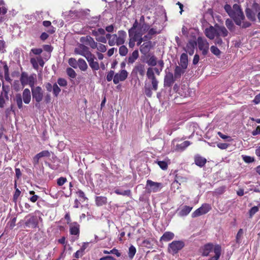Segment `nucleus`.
Wrapping results in <instances>:
<instances>
[{
    "mask_svg": "<svg viewBox=\"0 0 260 260\" xmlns=\"http://www.w3.org/2000/svg\"><path fill=\"white\" fill-rule=\"evenodd\" d=\"M184 50L186 52L188 53L190 55H192L194 53V43L192 41H189L184 48Z\"/></svg>",
    "mask_w": 260,
    "mask_h": 260,
    "instance_id": "obj_24",
    "label": "nucleus"
},
{
    "mask_svg": "<svg viewBox=\"0 0 260 260\" xmlns=\"http://www.w3.org/2000/svg\"><path fill=\"white\" fill-rule=\"evenodd\" d=\"M103 253L104 254H115L117 257H119L121 255V253L118 251V250L116 248H113L110 251L108 250H104Z\"/></svg>",
    "mask_w": 260,
    "mask_h": 260,
    "instance_id": "obj_40",
    "label": "nucleus"
},
{
    "mask_svg": "<svg viewBox=\"0 0 260 260\" xmlns=\"http://www.w3.org/2000/svg\"><path fill=\"white\" fill-rule=\"evenodd\" d=\"M84 39L86 44L89 45L92 49L96 48L98 43L95 42L92 37L87 36Z\"/></svg>",
    "mask_w": 260,
    "mask_h": 260,
    "instance_id": "obj_29",
    "label": "nucleus"
},
{
    "mask_svg": "<svg viewBox=\"0 0 260 260\" xmlns=\"http://www.w3.org/2000/svg\"><path fill=\"white\" fill-rule=\"evenodd\" d=\"M258 211V207L257 206H254L251 208L249 211V215L252 217L254 214H255Z\"/></svg>",
    "mask_w": 260,
    "mask_h": 260,
    "instance_id": "obj_62",
    "label": "nucleus"
},
{
    "mask_svg": "<svg viewBox=\"0 0 260 260\" xmlns=\"http://www.w3.org/2000/svg\"><path fill=\"white\" fill-rule=\"evenodd\" d=\"M174 234L171 232H166L161 237L160 241L168 242L174 238Z\"/></svg>",
    "mask_w": 260,
    "mask_h": 260,
    "instance_id": "obj_23",
    "label": "nucleus"
},
{
    "mask_svg": "<svg viewBox=\"0 0 260 260\" xmlns=\"http://www.w3.org/2000/svg\"><path fill=\"white\" fill-rule=\"evenodd\" d=\"M224 9L237 25L243 28H247L250 26V23L243 21L245 17L239 5L234 4L232 8L230 5L226 4L224 6Z\"/></svg>",
    "mask_w": 260,
    "mask_h": 260,
    "instance_id": "obj_1",
    "label": "nucleus"
},
{
    "mask_svg": "<svg viewBox=\"0 0 260 260\" xmlns=\"http://www.w3.org/2000/svg\"><path fill=\"white\" fill-rule=\"evenodd\" d=\"M217 134L221 138L224 140H226L228 142H231L232 140V138L230 136L223 135L220 132H218Z\"/></svg>",
    "mask_w": 260,
    "mask_h": 260,
    "instance_id": "obj_54",
    "label": "nucleus"
},
{
    "mask_svg": "<svg viewBox=\"0 0 260 260\" xmlns=\"http://www.w3.org/2000/svg\"><path fill=\"white\" fill-rule=\"evenodd\" d=\"M128 76V73L125 70H121L119 73H116L114 77L113 82L117 84L120 81L125 80Z\"/></svg>",
    "mask_w": 260,
    "mask_h": 260,
    "instance_id": "obj_14",
    "label": "nucleus"
},
{
    "mask_svg": "<svg viewBox=\"0 0 260 260\" xmlns=\"http://www.w3.org/2000/svg\"><path fill=\"white\" fill-rule=\"evenodd\" d=\"M77 194H78L79 198H80V200L81 201L84 202L87 199V198L85 197L84 193L82 190H79L77 192Z\"/></svg>",
    "mask_w": 260,
    "mask_h": 260,
    "instance_id": "obj_53",
    "label": "nucleus"
},
{
    "mask_svg": "<svg viewBox=\"0 0 260 260\" xmlns=\"http://www.w3.org/2000/svg\"><path fill=\"white\" fill-rule=\"evenodd\" d=\"M144 92H145V94L148 97L150 98L152 95V92L151 91V89L149 87H147L146 85L144 87Z\"/></svg>",
    "mask_w": 260,
    "mask_h": 260,
    "instance_id": "obj_59",
    "label": "nucleus"
},
{
    "mask_svg": "<svg viewBox=\"0 0 260 260\" xmlns=\"http://www.w3.org/2000/svg\"><path fill=\"white\" fill-rule=\"evenodd\" d=\"M185 245L183 241L180 240L173 241L168 245V250L169 252L174 255L182 249Z\"/></svg>",
    "mask_w": 260,
    "mask_h": 260,
    "instance_id": "obj_5",
    "label": "nucleus"
},
{
    "mask_svg": "<svg viewBox=\"0 0 260 260\" xmlns=\"http://www.w3.org/2000/svg\"><path fill=\"white\" fill-rule=\"evenodd\" d=\"M243 235V231L242 229H240L236 235V242L238 243H240L241 241V239L242 238Z\"/></svg>",
    "mask_w": 260,
    "mask_h": 260,
    "instance_id": "obj_49",
    "label": "nucleus"
},
{
    "mask_svg": "<svg viewBox=\"0 0 260 260\" xmlns=\"http://www.w3.org/2000/svg\"><path fill=\"white\" fill-rule=\"evenodd\" d=\"M57 83L61 86L64 87L67 85V81L63 78H59L57 80Z\"/></svg>",
    "mask_w": 260,
    "mask_h": 260,
    "instance_id": "obj_64",
    "label": "nucleus"
},
{
    "mask_svg": "<svg viewBox=\"0 0 260 260\" xmlns=\"http://www.w3.org/2000/svg\"><path fill=\"white\" fill-rule=\"evenodd\" d=\"M126 37V33L123 30H119L117 34V45L123 44Z\"/></svg>",
    "mask_w": 260,
    "mask_h": 260,
    "instance_id": "obj_19",
    "label": "nucleus"
},
{
    "mask_svg": "<svg viewBox=\"0 0 260 260\" xmlns=\"http://www.w3.org/2000/svg\"><path fill=\"white\" fill-rule=\"evenodd\" d=\"M192 207L188 206H184L179 211L178 214L180 216H184L188 215L190 212L191 211Z\"/></svg>",
    "mask_w": 260,
    "mask_h": 260,
    "instance_id": "obj_28",
    "label": "nucleus"
},
{
    "mask_svg": "<svg viewBox=\"0 0 260 260\" xmlns=\"http://www.w3.org/2000/svg\"><path fill=\"white\" fill-rule=\"evenodd\" d=\"M159 167L163 170H166L168 168V164L170 163L169 159L162 161H156Z\"/></svg>",
    "mask_w": 260,
    "mask_h": 260,
    "instance_id": "obj_34",
    "label": "nucleus"
},
{
    "mask_svg": "<svg viewBox=\"0 0 260 260\" xmlns=\"http://www.w3.org/2000/svg\"><path fill=\"white\" fill-rule=\"evenodd\" d=\"M138 22L137 20L135 21V23L133 24V27L129 30V37H131L133 36V34H134V31L136 29H138Z\"/></svg>",
    "mask_w": 260,
    "mask_h": 260,
    "instance_id": "obj_48",
    "label": "nucleus"
},
{
    "mask_svg": "<svg viewBox=\"0 0 260 260\" xmlns=\"http://www.w3.org/2000/svg\"><path fill=\"white\" fill-rule=\"evenodd\" d=\"M139 57V52L137 50L134 51L128 58V63H133Z\"/></svg>",
    "mask_w": 260,
    "mask_h": 260,
    "instance_id": "obj_31",
    "label": "nucleus"
},
{
    "mask_svg": "<svg viewBox=\"0 0 260 260\" xmlns=\"http://www.w3.org/2000/svg\"><path fill=\"white\" fill-rule=\"evenodd\" d=\"M162 187L161 183L153 182L148 180L146 182V189L148 192H157L160 190Z\"/></svg>",
    "mask_w": 260,
    "mask_h": 260,
    "instance_id": "obj_7",
    "label": "nucleus"
},
{
    "mask_svg": "<svg viewBox=\"0 0 260 260\" xmlns=\"http://www.w3.org/2000/svg\"><path fill=\"white\" fill-rule=\"evenodd\" d=\"M15 100L19 109H21L23 108L22 101L25 104H29L31 101V93L29 89L28 88L24 89L22 95L20 93L17 94L15 96Z\"/></svg>",
    "mask_w": 260,
    "mask_h": 260,
    "instance_id": "obj_3",
    "label": "nucleus"
},
{
    "mask_svg": "<svg viewBox=\"0 0 260 260\" xmlns=\"http://www.w3.org/2000/svg\"><path fill=\"white\" fill-rule=\"evenodd\" d=\"M95 56L93 54H91L88 57L86 58V60L89 63V65L90 68L95 71H97L100 69L99 63L94 61Z\"/></svg>",
    "mask_w": 260,
    "mask_h": 260,
    "instance_id": "obj_16",
    "label": "nucleus"
},
{
    "mask_svg": "<svg viewBox=\"0 0 260 260\" xmlns=\"http://www.w3.org/2000/svg\"><path fill=\"white\" fill-rule=\"evenodd\" d=\"M114 192L117 194L124 196H129L131 193V191L129 189L122 191L119 189H116L115 190Z\"/></svg>",
    "mask_w": 260,
    "mask_h": 260,
    "instance_id": "obj_35",
    "label": "nucleus"
},
{
    "mask_svg": "<svg viewBox=\"0 0 260 260\" xmlns=\"http://www.w3.org/2000/svg\"><path fill=\"white\" fill-rule=\"evenodd\" d=\"M147 63L149 66H155L157 64L156 57L154 55L150 56L149 59L147 61Z\"/></svg>",
    "mask_w": 260,
    "mask_h": 260,
    "instance_id": "obj_41",
    "label": "nucleus"
},
{
    "mask_svg": "<svg viewBox=\"0 0 260 260\" xmlns=\"http://www.w3.org/2000/svg\"><path fill=\"white\" fill-rule=\"evenodd\" d=\"M78 67L83 71H85L88 68V66L86 61L82 58H79L78 60Z\"/></svg>",
    "mask_w": 260,
    "mask_h": 260,
    "instance_id": "obj_32",
    "label": "nucleus"
},
{
    "mask_svg": "<svg viewBox=\"0 0 260 260\" xmlns=\"http://www.w3.org/2000/svg\"><path fill=\"white\" fill-rule=\"evenodd\" d=\"M155 45V43L150 41H147L142 44L140 47V51L143 54L146 55L152 49Z\"/></svg>",
    "mask_w": 260,
    "mask_h": 260,
    "instance_id": "obj_13",
    "label": "nucleus"
},
{
    "mask_svg": "<svg viewBox=\"0 0 260 260\" xmlns=\"http://www.w3.org/2000/svg\"><path fill=\"white\" fill-rule=\"evenodd\" d=\"M190 144V142L188 141H185L184 142H183V143H182L181 144H180L179 145V147L181 149H185L187 147H188V146H189Z\"/></svg>",
    "mask_w": 260,
    "mask_h": 260,
    "instance_id": "obj_60",
    "label": "nucleus"
},
{
    "mask_svg": "<svg viewBox=\"0 0 260 260\" xmlns=\"http://www.w3.org/2000/svg\"><path fill=\"white\" fill-rule=\"evenodd\" d=\"M30 62L32 64L33 67L34 69L37 70L39 67L38 65V62L37 60V58H31L30 59Z\"/></svg>",
    "mask_w": 260,
    "mask_h": 260,
    "instance_id": "obj_56",
    "label": "nucleus"
},
{
    "mask_svg": "<svg viewBox=\"0 0 260 260\" xmlns=\"http://www.w3.org/2000/svg\"><path fill=\"white\" fill-rule=\"evenodd\" d=\"M217 37H225L228 35V31L225 27L216 24Z\"/></svg>",
    "mask_w": 260,
    "mask_h": 260,
    "instance_id": "obj_22",
    "label": "nucleus"
},
{
    "mask_svg": "<svg viewBox=\"0 0 260 260\" xmlns=\"http://www.w3.org/2000/svg\"><path fill=\"white\" fill-rule=\"evenodd\" d=\"M211 52L216 56H219L221 52L219 49L215 46H212L210 48Z\"/></svg>",
    "mask_w": 260,
    "mask_h": 260,
    "instance_id": "obj_50",
    "label": "nucleus"
},
{
    "mask_svg": "<svg viewBox=\"0 0 260 260\" xmlns=\"http://www.w3.org/2000/svg\"><path fill=\"white\" fill-rule=\"evenodd\" d=\"M146 76L148 79L151 81L152 89L156 91L158 88V81L156 78L153 68H149L146 72Z\"/></svg>",
    "mask_w": 260,
    "mask_h": 260,
    "instance_id": "obj_8",
    "label": "nucleus"
},
{
    "mask_svg": "<svg viewBox=\"0 0 260 260\" xmlns=\"http://www.w3.org/2000/svg\"><path fill=\"white\" fill-rule=\"evenodd\" d=\"M69 64L72 67L76 69L78 67V61L75 58H71L69 59Z\"/></svg>",
    "mask_w": 260,
    "mask_h": 260,
    "instance_id": "obj_46",
    "label": "nucleus"
},
{
    "mask_svg": "<svg viewBox=\"0 0 260 260\" xmlns=\"http://www.w3.org/2000/svg\"><path fill=\"white\" fill-rule=\"evenodd\" d=\"M13 87L14 89L17 91L20 90L21 89L19 84V81L18 80H15L14 81L13 83Z\"/></svg>",
    "mask_w": 260,
    "mask_h": 260,
    "instance_id": "obj_57",
    "label": "nucleus"
},
{
    "mask_svg": "<svg viewBox=\"0 0 260 260\" xmlns=\"http://www.w3.org/2000/svg\"><path fill=\"white\" fill-rule=\"evenodd\" d=\"M53 93L55 96H57L61 91L60 88L58 87L56 83H54L53 85Z\"/></svg>",
    "mask_w": 260,
    "mask_h": 260,
    "instance_id": "obj_47",
    "label": "nucleus"
},
{
    "mask_svg": "<svg viewBox=\"0 0 260 260\" xmlns=\"http://www.w3.org/2000/svg\"><path fill=\"white\" fill-rule=\"evenodd\" d=\"M24 226L26 228L35 229L38 226L40 221H42L40 212H36L34 214H29L25 217Z\"/></svg>",
    "mask_w": 260,
    "mask_h": 260,
    "instance_id": "obj_2",
    "label": "nucleus"
},
{
    "mask_svg": "<svg viewBox=\"0 0 260 260\" xmlns=\"http://www.w3.org/2000/svg\"><path fill=\"white\" fill-rule=\"evenodd\" d=\"M206 36L210 40H213L215 37H217L216 25L215 26H211L205 30Z\"/></svg>",
    "mask_w": 260,
    "mask_h": 260,
    "instance_id": "obj_15",
    "label": "nucleus"
},
{
    "mask_svg": "<svg viewBox=\"0 0 260 260\" xmlns=\"http://www.w3.org/2000/svg\"><path fill=\"white\" fill-rule=\"evenodd\" d=\"M96 48L99 52H105L107 50V46L103 44L98 43Z\"/></svg>",
    "mask_w": 260,
    "mask_h": 260,
    "instance_id": "obj_43",
    "label": "nucleus"
},
{
    "mask_svg": "<svg viewBox=\"0 0 260 260\" xmlns=\"http://www.w3.org/2000/svg\"><path fill=\"white\" fill-rule=\"evenodd\" d=\"M117 34H113L111 37V39L108 41V44L110 46H112L115 45V44L117 45Z\"/></svg>",
    "mask_w": 260,
    "mask_h": 260,
    "instance_id": "obj_39",
    "label": "nucleus"
},
{
    "mask_svg": "<svg viewBox=\"0 0 260 260\" xmlns=\"http://www.w3.org/2000/svg\"><path fill=\"white\" fill-rule=\"evenodd\" d=\"M243 160L246 163L252 162L254 161V158L253 157L247 155H242Z\"/></svg>",
    "mask_w": 260,
    "mask_h": 260,
    "instance_id": "obj_51",
    "label": "nucleus"
},
{
    "mask_svg": "<svg viewBox=\"0 0 260 260\" xmlns=\"http://www.w3.org/2000/svg\"><path fill=\"white\" fill-rule=\"evenodd\" d=\"M107 199L105 197L99 196L95 198L96 204L98 206H101L107 203Z\"/></svg>",
    "mask_w": 260,
    "mask_h": 260,
    "instance_id": "obj_30",
    "label": "nucleus"
},
{
    "mask_svg": "<svg viewBox=\"0 0 260 260\" xmlns=\"http://www.w3.org/2000/svg\"><path fill=\"white\" fill-rule=\"evenodd\" d=\"M217 246H220L217 244H213L212 243H208L204 245L201 248V252L203 256H209L212 252L215 253V249Z\"/></svg>",
    "mask_w": 260,
    "mask_h": 260,
    "instance_id": "obj_12",
    "label": "nucleus"
},
{
    "mask_svg": "<svg viewBox=\"0 0 260 260\" xmlns=\"http://www.w3.org/2000/svg\"><path fill=\"white\" fill-rule=\"evenodd\" d=\"M67 73L68 75L72 78H76L77 75L75 71L71 68H68L67 69Z\"/></svg>",
    "mask_w": 260,
    "mask_h": 260,
    "instance_id": "obj_44",
    "label": "nucleus"
},
{
    "mask_svg": "<svg viewBox=\"0 0 260 260\" xmlns=\"http://www.w3.org/2000/svg\"><path fill=\"white\" fill-rule=\"evenodd\" d=\"M133 72L139 73L140 76L143 77L145 73L144 64L139 63L136 65L133 69Z\"/></svg>",
    "mask_w": 260,
    "mask_h": 260,
    "instance_id": "obj_21",
    "label": "nucleus"
},
{
    "mask_svg": "<svg viewBox=\"0 0 260 260\" xmlns=\"http://www.w3.org/2000/svg\"><path fill=\"white\" fill-rule=\"evenodd\" d=\"M130 38L131 39H129V47L132 48L134 47L135 43L136 41H137V39H138L139 36L138 35L133 34V36Z\"/></svg>",
    "mask_w": 260,
    "mask_h": 260,
    "instance_id": "obj_38",
    "label": "nucleus"
},
{
    "mask_svg": "<svg viewBox=\"0 0 260 260\" xmlns=\"http://www.w3.org/2000/svg\"><path fill=\"white\" fill-rule=\"evenodd\" d=\"M221 246H217L215 249V255L209 260H218L221 255Z\"/></svg>",
    "mask_w": 260,
    "mask_h": 260,
    "instance_id": "obj_33",
    "label": "nucleus"
},
{
    "mask_svg": "<svg viewBox=\"0 0 260 260\" xmlns=\"http://www.w3.org/2000/svg\"><path fill=\"white\" fill-rule=\"evenodd\" d=\"M67 182V179L64 177H60L57 179V183L58 185L61 186Z\"/></svg>",
    "mask_w": 260,
    "mask_h": 260,
    "instance_id": "obj_63",
    "label": "nucleus"
},
{
    "mask_svg": "<svg viewBox=\"0 0 260 260\" xmlns=\"http://www.w3.org/2000/svg\"><path fill=\"white\" fill-rule=\"evenodd\" d=\"M74 52L75 54L82 55L86 59L92 54L89 50V48L83 44H79L76 47Z\"/></svg>",
    "mask_w": 260,
    "mask_h": 260,
    "instance_id": "obj_9",
    "label": "nucleus"
},
{
    "mask_svg": "<svg viewBox=\"0 0 260 260\" xmlns=\"http://www.w3.org/2000/svg\"><path fill=\"white\" fill-rule=\"evenodd\" d=\"M149 26L148 24L143 23L140 27L137 29L135 32V35H138L139 37H142V35L148 30Z\"/></svg>",
    "mask_w": 260,
    "mask_h": 260,
    "instance_id": "obj_18",
    "label": "nucleus"
},
{
    "mask_svg": "<svg viewBox=\"0 0 260 260\" xmlns=\"http://www.w3.org/2000/svg\"><path fill=\"white\" fill-rule=\"evenodd\" d=\"M180 65L184 69H186L188 65V56L187 55L184 53L181 55Z\"/></svg>",
    "mask_w": 260,
    "mask_h": 260,
    "instance_id": "obj_25",
    "label": "nucleus"
},
{
    "mask_svg": "<svg viewBox=\"0 0 260 260\" xmlns=\"http://www.w3.org/2000/svg\"><path fill=\"white\" fill-rule=\"evenodd\" d=\"M225 25L226 27L228 28V29H229L231 30H233L234 28V23L231 20L228 19L225 21Z\"/></svg>",
    "mask_w": 260,
    "mask_h": 260,
    "instance_id": "obj_55",
    "label": "nucleus"
},
{
    "mask_svg": "<svg viewBox=\"0 0 260 260\" xmlns=\"http://www.w3.org/2000/svg\"><path fill=\"white\" fill-rule=\"evenodd\" d=\"M197 43L199 50L202 51L203 55H207L209 52V44L207 40L201 37H199L197 39Z\"/></svg>",
    "mask_w": 260,
    "mask_h": 260,
    "instance_id": "obj_6",
    "label": "nucleus"
},
{
    "mask_svg": "<svg viewBox=\"0 0 260 260\" xmlns=\"http://www.w3.org/2000/svg\"><path fill=\"white\" fill-rule=\"evenodd\" d=\"M181 66H176L174 70V78L175 79L179 78L185 72V70Z\"/></svg>",
    "mask_w": 260,
    "mask_h": 260,
    "instance_id": "obj_26",
    "label": "nucleus"
},
{
    "mask_svg": "<svg viewBox=\"0 0 260 260\" xmlns=\"http://www.w3.org/2000/svg\"><path fill=\"white\" fill-rule=\"evenodd\" d=\"M79 224L76 222H73L70 225V232L71 235H77L79 234Z\"/></svg>",
    "mask_w": 260,
    "mask_h": 260,
    "instance_id": "obj_20",
    "label": "nucleus"
},
{
    "mask_svg": "<svg viewBox=\"0 0 260 260\" xmlns=\"http://www.w3.org/2000/svg\"><path fill=\"white\" fill-rule=\"evenodd\" d=\"M32 98L36 102L39 103L43 98V91L40 86L33 87L31 88Z\"/></svg>",
    "mask_w": 260,
    "mask_h": 260,
    "instance_id": "obj_10",
    "label": "nucleus"
},
{
    "mask_svg": "<svg viewBox=\"0 0 260 260\" xmlns=\"http://www.w3.org/2000/svg\"><path fill=\"white\" fill-rule=\"evenodd\" d=\"M159 32H157L156 29L154 28H152L151 29H148V34L144 36V38H146V39L150 40L152 38V36L154 35H155Z\"/></svg>",
    "mask_w": 260,
    "mask_h": 260,
    "instance_id": "obj_36",
    "label": "nucleus"
},
{
    "mask_svg": "<svg viewBox=\"0 0 260 260\" xmlns=\"http://www.w3.org/2000/svg\"><path fill=\"white\" fill-rule=\"evenodd\" d=\"M20 81L22 87L29 85L31 88L35 86V84L37 82L36 74H32L28 76L26 72H22L21 74Z\"/></svg>",
    "mask_w": 260,
    "mask_h": 260,
    "instance_id": "obj_4",
    "label": "nucleus"
},
{
    "mask_svg": "<svg viewBox=\"0 0 260 260\" xmlns=\"http://www.w3.org/2000/svg\"><path fill=\"white\" fill-rule=\"evenodd\" d=\"M225 190V187L224 186H220L218 188H217L215 191V192L218 194H221L223 193Z\"/></svg>",
    "mask_w": 260,
    "mask_h": 260,
    "instance_id": "obj_61",
    "label": "nucleus"
},
{
    "mask_svg": "<svg viewBox=\"0 0 260 260\" xmlns=\"http://www.w3.org/2000/svg\"><path fill=\"white\" fill-rule=\"evenodd\" d=\"M114 72L112 70L109 72L106 76V79L108 81H111L112 79H114Z\"/></svg>",
    "mask_w": 260,
    "mask_h": 260,
    "instance_id": "obj_58",
    "label": "nucleus"
},
{
    "mask_svg": "<svg viewBox=\"0 0 260 260\" xmlns=\"http://www.w3.org/2000/svg\"><path fill=\"white\" fill-rule=\"evenodd\" d=\"M174 78V76L172 73H167L164 78V86L168 87L172 86L175 81Z\"/></svg>",
    "mask_w": 260,
    "mask_h": 260,
    "instance_id": "obj_17",
    "label": "nucleus"
},
{
    "mask_svg": "<svg viewBox=\"0 0 260 260\" xmlns=\"http://www.w3.org/2000/svg\"><path fill=\"white\" fill-rule=\"evenodd\" d=\"M136 252V248L133 245H131L129 247V250H128V257L131 259H132L134 257V255H135Z\"/></svg>",
    "mask_w": 260,
    "mask_h": 260,
    "instance_id": "obj_42",
    "label": "nucleus"
},
{
    "mask_svg": "<svg viewBox=\"0 0 260 260\" xmlns=\"http://www.w3.org/2000/svg\"><path fill=\"white\" fill-rule=\"evenodd\" d=\"M206 161H207V160L205 158H204V157H201L199 155H197L195 156V158H194L195 164L197 166H198L200 167H203L205 165V164H206Z\"/></svg>",
    "mask_w": 260,
    "mask_h": 260,
    "instance_id": "obj_27",
    "label": "nucleus"
},
{
    "mask_svg": "<svg viewBox=\"0 0 260 260\" xmlns=\"http://www.w3.org/2000/svg\"><path fill=\"white\" fill-rule=\"evenodd\" d=\"M128 52V49L125 46H121L119 49V53L121 56H125Z\"/></svg>",
    "mask_w": 260,
    "mask_h": 260,
    "instance_id": "obj_45",
    "label": "nucleus"
},
{
    "mask_svg": "<svg viewBox=\"0 0 260 260\" xmlns=\"http://www.w3.org/2000/svg\"><path fill=\"white\" fill-rule=\"evenodd\" d=\"M211 209V206L208 204H204L192 213V217H196L206 214Z\"/></svg>",
    "mask_w": 260,
    "mask_h": 260,
    "instance_id": "obj_11",
    "label": "nucleus"
},
{
    "mask_svg": "<svg viewBox=\"0 0 260 260\" xmlns=\"http://www.w3.org/2000/svg\"><path fill=\"white\" fill-rule=\"evenodd\" d=\"M40 158L43 157L50 156V152L48 150L42 151L37 154Z\"/></svg>",
    "mask_w": 260,
    "mask_h": 260,
    "instance_id": "obj_52",
    "label": "nucleus"
},
{
    "mask_svg": "<svg viewBox=\"0 0 260 260\" xmlns=\"http://www.w3.org/2000/svg\"><path fill=\"white\" fill-rule=\"evenodd\" d=\"M246 14L247 17L250 20L254 21L255 20V13L250 9H247L246 10Z\"/></svg>",
    "mask_w": 260,
    "mask_h": 260,
    "instance_id": "obj_37",
    "label": "nucleus"
}]
</instances>
